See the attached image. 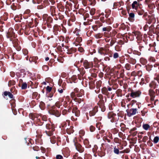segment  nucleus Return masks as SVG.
<instances>
[{"label":"nucleus","instance_id":"2","mask_svg":"<svg viewBox=\"0 0 159 159\" xmlns=\"http://www.w3.org/2000/svg\"><path fill=\"white\" fill-rule=\"evenodd\" d=\"M140 93L139 92H132L130 94V96L133 98L138 97L140 95Z\"/></svg>","mask_w":159,"mask_h":159},{"label":"nucleus","instance_id":"43","mask_svg":"<svg viewBox=\"0 0 159 159\" xmlns=\"http://www.w3.org/2000/svg\"><path fill=\"white\" fill-rule=\"evenodd\" d=\"M138 137H140V138H141V136H138Z\"/></svg>","mask_w":159,"mask_h":159},{"label":"nucleus","instance_id":"19","mask_svg":"<svg viewBox=\"0 0 159 159\" xmlns=\"http://www.w3.org/2000/svg\"><path fill=\"white\" fill-rule=\"evenodd\" d=\"M129 16L131 18H134V13H131L129 14Z\"/></svg>","mask_w":159,"mask_h":159},{"label":"nucleus","instance_id":"28","mask_svg":"<svg viewBox=\"0 0 159 159\" xmlns=\"http://www.w3.org/2000/svg\"><path fill=\"white\" fill-rule=\"evenodd\" d=\"M137 134V132H134V133H133L132 135L133 136H135Z\"/></svg>","mask_w":159,"mask_h":159},{"label":"nucleus","instance_id":"34","mask_svg":"<svg viewBox=\"0 0 159 159\" xmlns=\"http://www.w3.org/2000/svg\"><path fill=\"white\" fill-rule=\"evenodd\" d=\"M90 114H92V115H94V113H93V112H90Z\"/></svg>","mask_w":159,"mask_h":159},{"label":"nucleus","instance_id":"49","mask_svg":"<svg viewBox=\"0 0 159 159\" xmlns=\"http://www.w3.org/2000/svg\"><path fill=\"white\" fill-rule=\"evenodd\" d=\"M63 45H63V44H62V46H63Z\"/></svg>","mask_w":159,"mask_h":159},{"label":"nucleus","instance_id":"17","mask_svg":"<svg viewBox=\"0 0 159 159\" xmlns=\"http://www.w3.org/2000/svg\"><path fill=\"white\" fill-rule=\"evenodd\" d=\"M118 54L117 53H115L114 54L113 57L114 58H116L118 57Z\"/></svg>","mask_w":159,"mask_h":159},{"label":"nucleus","instance_id":"36","mask_svg":"<svg viewBox=\"0 0 159 159\" xmlns=\"http://www.w3.org/2000/svg\"><path fill=\"white\" fill-rule=\"evenodd\" d=\"M37 93H36L34 92V93H33V95H37Z\"/></svg>","mask_w":159,"mask_h":159},{"label":"nucleus","instance_id":"31","mask_svg":"<svg viewBox=\"0 0 159 159\" xmlns=\"http://www.w3.org/2000/svg\"><path fill=\"white\" fill-rule=\"evenodd\" d=\"M135 128H133V129H132L131 130H130V132L131 133V132L132 131H134L135 130Z\"/></svg>","mask_w":159,"mask_h":159},{"label":"nucleus","instance_id":"37","mask_svg":"<svg viewBox=\"0 0 159 159\" xmlns=\"http://www.w3.org/2000/svg\"><path fill=\"white\" fill-rule=\"evenodd\" d=\"M111 88H110V87L108 88V90L109 91H111Z\"/></svg>","mask_w":159,"mask_h":159},{"label":"nucleus","instance_id":"32","mask_svg":"<svg viewBox=\"0 0 159 159\" xmlns=\"http://www.w3.org/2000/svg\"><path fill=\"white\" fill-rule=\"evenodd\" d=\"M27 51L26 50H25L23 52H24V54H26L27 53Z\"/></svg>","mask_w":159,"mask_h":159},{"label":"nucleus","instance_id":"46","mask_svg":"<svg viewBox=\"0 0 159 159\" xmlns=\"http://www.w3.org/2000/svg\"><path fill=\"white\" fill-rule=\"evenodd\" d=\"M79 159H81V158H80V157H79Z\"/></svg>","mask_w":159,"mask_h":159},{"label":"nucleus","instance_id":"40","mask_svg":"<svg viewBox=\"0 0 159 159\" xmlns=\"http://www.w3.org/2000/svg\"><path fill=\"white\" fill-rule=\"evenodd\" d=\"M158 80H159V75L157 77Z\"/></svg>","mask_w":159,"mask_h":159},{"label":"nucleus","instance_id":"48","mask_svg":"<svg viewBox=\"0 0 159 159\" xmlns=\"http://www.w3.org/2000/svg\"><path fill=\"white\" fill-rule=\"evenodd\" d=\"M141 141H139V142L140 143H141Z\"/></svg>","mask_w":159,"mask_h":159},{"label":"nucleus","instance_id":"4","mask_svg":"<svg viewBox=\"0 0 159 159\" xmlns=\"http://www.w3.org/2000/svg\"><path fill=\"white\" fill-rule=\"evenodd\" d=\"M4 94L5 96H7L8 95L9 97L11 98H13V95L10 92L5 91L4 92Z\"/></svg>","mask_w":159,"mask_h":159},{"label":"nucleus","instance_id":"30","mask_svg":"<svg viewBox=\"0 0 159 159\" xmlns=\"http://www.w3.org/2000/svg\"><path fill=\"white\" fill-rule=\"evenodd\" d=\"M137 3H138V2L137 1H134L133 2V4L135 5H137Z\"/></svg>","mask_w":159,"mask_h":159},{"label":"nucleus","instance_id":"6","mask_svg":"<svg viewBox=\"0 0 159 159\" xmlns=\"http://www.w3.org/2000/svg\"><path fill=\"white\" fill-rule=\"evenodd\" d=\"M102 91L103 94L107 95L108 94L107 90L106 88H103L102 89Z\"/></svg>","mask_w":159,"mask_h":159},{"label":"nucleus","instance_id":"16","mask_svg":"<svg viewBox=\"0 0 159 159\" xmlns=\"http://www.w3.org/2000/svg\"><path fill=\"white\" fill-rule=\"evenodd\" d=\"M90 129L91 131L93 132L95 128L93 126H91L90 127Z\"/></svg>","mask_w":159,"mask_h":159},{"label":"nucleus","instance_id":"3","mask_svg":"<svg viewBox=\"0 0 159 159\" xmlns=\"http://www.w3.org/2000/svg\"><path fill=\"white\" fill-rule=\"evenodd\" d=\"M72 112L73 113H75V116H79L80 114V111L78 110L77 108L76 107L74 108L73 109Z\"/></svg>","mask_w":159,"mask_h":159},{"label":"nucleus","instance_id":"47","mask_svg":"<svg viewBox=\"0 0 159 159\" xmlns=\"http://www.w3.org/2000/svg\"><path fill=\"white\" fill-rule=\"evenodd\" d=\"M79 159H81V158H80V157H79Z\"/></svg>","mask_w":159,"mask_h":159},{"label":"nucleus","instance_id":"26","mask_svg":"<svg viewBox=\"0 0 159 159\" xmlns=\"http://www.w3.org/2000/svg\"><path fill=\"white\" fill-rule=\"evenodd\" d=\"M58 91L60 93H62L63 92V90L62 89H58Z\"/></svg>","mask_w":159,"mask_h":159},{"label":"nucleus","instance_id":"5","mask_svg":"<svg viewBox=\"0 0 159 159\" xmlns=\"http://www.w3.org/2000/svg\"><path fill=\"white\" fill-rule=\"evenodd\" d=\"M84 67L86 69L88 68L89 67H92V66H90L89 63L87 61H85L84 64Z\"/></svg>","mask_w":159,"mask_h":159},{"label":"nucleus","instance_id":"21","mask_svg":"<svg viewBox=\"0 0 159 159\" xmlns=\"http://www.w3.org/2000/svg\"><path fill=\"white\" fill-rule=\"evenodd\" d=\"M75 101L76 102H78L79 103H80L81 102V99L79 98H76L75 99Z\"/></svg>","mask_w":159,"mask_h":159},{"label":"nucleus","instance_id":"11","mask_svg":"<svg viewBox=\"0 0 159 159\" xmlns=\"http://www.w3.org/2000/svg\"><path fill=\"white\" fill-rule=\"evenodd\" d=\"M159 140V138L158 137L156 136L155 137L154 139V142L155 143H157L158 142Z\"/></svg>","mask_w":159,"mask_h":159},{"label":"nucleus","instance_id":"41","mask_svg":"<svg viewBox=\"0 0 159 159\" xmlns=\"http://www.w3.org/2000/svg\"><path fill=\"white\" fill-rule=\"evenodd\" d=\"M65 47L66 48H68V46H65Z\"/></svg>","mask_w":159,"mask_h":159},{"label":"nucleus","instance_id":"27","mask_svg":"<svg viewBox=\"0 0 159 159\" xmlns=\"http://www.w3.org/2000/svg\"><path fill=\"white\" fill-rule=\"evenodd\" d=\"M91 14L92 15H93L94 13V12L93 11V10H91Z\"/></svg>","mask_w":159,"mask_h":159},{"label":"nucleus","instance_id":"25","mask_svg":"<svg viewBox=\"0 0 159 159\" xmlns=\"http://www.w3.org/2000/svg\"><path fill=\"white\" fill-rule=\"evenodd\" d=\"M43 68H46V70H48V67L47 65H44L43 66Z\"/></svg>","mask_w":159,"mask_h":159},{"label":"nucleus","instance_id":"8","mask_svg":"<svg viewBox=\"0 0 159 159\" xmlns=\"http://www.w3.org/2000/svg\"><path fill=\"white\" fill-rule=\"evenodd\" d=\"M143 127L145 129L147 130L150 127V126L148 124H145L143 125Z\"/></svg>","mask_w":159,"mask_h":159},{"label":"nucleus","instance_id":"38","mask_svg":"<svg viewBox=\"0 0 159 159\" xmlns=\"http://www.w3.org/2000/svg\"><path fill=\"white\" fill-rule=\"evenodd\" d=\"M114 42H111V46H112Z\"/></svg>","mask_w":159,"mask_h":159},{"label":"nucleus","instance_id":"33","mask_svg":"<svg viewBox=\"0 0 159 159\" xmlns=\"http://www.w3.org/2000/svg\"><path fill=\"white\" fill-rule=\"evenodd\" d=\"M49 59V58L48 57H47L45 59V60L46 61H48V60Z\"/></svg>","mask_w":159,"mask_h":159},{"label":"nucleus","instance_id":"29","mask_svg":"<svg viewBox=\"0 0 159 159\" xmlns=\"http://www.w3.org/2000/svg\"><path fill=\"white\" fill-rule=\"evenodd\" d=\"M132 8L133 9H134L135 7V5L134 4H132Z\"/></svg>","mask_w":159,"mask_h":159},{"label":"nucleus","instance_id":"13","mask_svg":"<svg viewBox=\"0 0 159 159\" xmlns=\"http://www.w3.org/2000/svg\"><path fill=\"white\" fill-rule=\"evenodd\" d=\"M102 30L103 31H109L110 30V28L109 27H104V28H103Z\"/></svg>","mask_w":159,"mask_h":159},{"label":"nucleus","instance_id":"9","mask_svg":"<svg viewBox=\"0 0 159 159\" xmlns=\"http://www.w3.org/2000/svg\"><path fill=\"white\" fill-rule=\"evenodd\" d=\"M27 87V84L26 83H23L22 86L21 88L22 89H25Z\"/></svg>","mask_w":159,"mask_h":159},{"label":"nucleus","instance_id":"39","mask_svg":"<svg viewBox=\"0 0 159 159\" xmlns=\"http://www.w3.org/2000/svg\"><path fill=\"white\" fill-rule=\"evenodd\" d=\"M153 99H154V98H153V97H151V100H153Z\"/></svg>","mask_w":159,"mask_h":159},{"label":"nucleus","instance_id":"44","mask_svg":"<svg viewBox=\"0 0 159 159\" xmlns=\"http://www.w3.org/2000/svg\"><path fill=\"white\" fill-rule=\"evenodd\" d=\"M31 59L30 58V59H29V61H31Z\"/></svg>","mask_w":159,"mask_h":159},{"label":"nucleus","instance_id":"35","mask_svg":"<svg viewBox=\"0 0 159 159\" xmlns=\"http://www.w3.org/2000/svg\"><path fill=\"white\" fill-rule=\"evenodd\" d=\"M49 126H50V125H49V124H47L46 125V126L47 128H49Z\"/></svg>","mask_w":159,"mask_h":159},{"label":"nucleus","instance_id":"15","mask_svg":"<svg viewBox=\"0 0 159 159\" xmlns=\"http://www.w3.org/2000/svg\"><path fill=\"white\" fill-rule=\"evenodd\" d=\"M114 152L115 153L117 154H118L119 153V150L117 148H114Z\"/></svg>","mask_w":159,"mask_h":159},{"label":"nucleus","instance_id":"14","mask_svg":"<svg viewBox=\"0 0 159 159\" xmlns=\"http://www.w3.org/2000/svg\"><path fill=\"white\" fill-rule=\"evenodd\" d=\"M56 158V159H62L63 158V157L60 155H58L57 156Z\"/></svg>","mask_w":159,"mask_h":159},{"label":"nucleus","instance_id":"50","mask_svg":"<svg viewBox=\"0 0 159 159\" xmlns=\"http://www.w3.org/2000/svg\"><path fill=\"white\" fill-rule=\"evenodd\" d=\"M42 103H43V102H41Z\"/></svg>","mask_w":159,"mask_h":159},{"label":"nucleus","instance_id":"10","mask_svg":"<svg viewBox=\"0 0 159 159\" xmlns=\"http://www.w3.org/2000/svg\"><path fill=\"white\" fill-rule=\"evenodd\" d=\"M13 34H14L13 33H10V32H8L7 35V38H10L12 37L13 36Z\"/></svg>","mask_w":159,"mask_h":159},{"label":"nucleus","instance_id":"20","mask_svg":"<svg viewBox=\"0 0 159 159\" xmlns=\"http://www.w3.org/2000/svg\"><path fill=\"white\" fill-rule=\"evenodd\" d=\"M147 138H148V137H147L145 136H144L143 138V141L144 142H145L146 141V140L147 139Z\"/></svg>","mask_w":159,"mask_h":159},{"label":"nucleus","instance_id":"45","mask_svg":"<svg viewBox=\"0 0 159 159\" xmlns=\"http://www.w3.org/2000/svg\"><path fill=\"white\" fill-rule=\"evenodd\" d=\"M36 159H38V157H36Z\"/></svg>","mask_w":159,"mask_h":159},{"label":"nucleus","instance_id":"42","mask_svg":"<svg viewBox=\"0 0 159 159\" xmlns=\"http://www.w3.org/2000/svg\"><path fill=\"white\" fill-rule=\"evenodd\" d=\"M43 84H46V83L45 82H44L43 83Z\"/></svg>","mask_w":159,"mask_h":159},{"label":"nucleus","instance_id":"18","mask_svg":"<svg viewBox=\"0 0 159 159\" xmlns=\"http://www.w3.org/2000/svg\"><path fill=\"white\" fill-rule=\"evenodd\" d=\"M52 88L49 86H48L47 87V89L48 92H50L52 90Z\"/></svg>","mask_w":159,"mask_h":159},{"label":"nucleus","instance_id":"24","mask_svg":"<svg viewBox=\"0 0 159 159\" xmlns=\"http://www.w3.org/2000/svg\"><path fill=\"white\" fill-rule=\"evenodd\" d=\"M135 36L136 35H139L140 34V33L139 32H135L134 33Z\"/></svg>","mask_w":159,"mask_h":159},{"label":"nucleus","instance_id":"7","mask_svg":"<svg viewBox=\"0 0 159 159\" xmlns=\"http://www.w3.org/2000/svg\"><path fill=\"white\" fill-rule=\"evenodd\" d=\"M75 145L76 149L78 151H80V148L81 147V145L78 143H75Z\"/></svg>","mask_w":159,"mask_h":159},{"label":"nucleus","instance_id":"22","mask_svg":"<svg viewBox=\"0 0 159 159\" xmlns=\"http://www.w3.org/2000/svg\"><path fill=\"white\" fill-rule=\"evenodd\" d=\"M78 50L79 51L82 52L84 51L83 48L82 47H79L78 48Z\"/></svg>","mask_w":159,"mask_h":159},{"label":"nucleus","instance_id":"23","mask_svg":"<svg viewBox=\"0 0 159 159\" xmlns=\"http://www.w3.org/2000/svg\"><path fill=\"white\" fill-rule=\"evenodd\" d=\"M125 67L128 70H129L130 68L129 66V65L128 64H127L125 65Z\"/></svg>","mask_w":159,"mask_h":159},{"label":"nucleus","instance_id":"1","mask_svg":"<svg viewBox=\"0 0 159 159\" xmlns=\"http://www.w3.org/2000/svg\"><path fill=\"white\" fill-rule=\"evenodd\" d=\"M136 109H131L127 111L128 115L129 116H131L132 115H134L136 114Z\"/></svg>","mask_w":159,"mask_h":159},{"label":"nucleus","instance_id":"12","mask_svg":"<svg viewBox=\"0 0 159 159\" xmlns=\"http://www.w3.org/2000/svg\"><path fill=\"white\" fill-rule=\"evenodd\" d=\"M149 93L151 96H153L154 93V92L153 90L150 89L149 90Z\"/></svg>","mask_w":159,"mask_h":159}]
</instances>
